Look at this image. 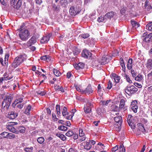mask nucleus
<instances>
[{
    "instance_id": "nucleus-23",
    "label": "nucleus",
    "mask_w": 152,
    "mask_h": 152,
    "mask_svg": "<svg viewBox=\"0 0 152 152\" xmlns=\"http://www.w3.org/2000/svg\"><path fill=\"white\" fill-rule=\"evenodd\" d=\"M60 3L64 7H66L68 4L67 0H60Z\"/></svg>"
},
{
    "instance_id": "nucleus-32",
    "label": "nucleus",
    "mask_w": 152,
    "mask_h": 152,
    "mask_svg": "<svg viewBox=\"0 0 152 152\" xmlns=\"http://www.w3.org/2000/svg\"><path fill=\"white\" fill-rule=\"evenodd\" d=\"M85 112L86 113H90L91 112V109L90 107H84Z\"/></svg>"
},
{
    "instance_id": "nucleus-54",
    "label": "nucleus",
    "mask_w": 152,
    "mask_h": 152,
    "mask_svg": "<svg viewBox=\"0 0 152 152\" xmlns=\"http://www.w3.org/2000/svg\"><path fill=\"white\" fill-rule=\"evenodd\" d=\"M143 41H145L146 42H148L150 41L151 39L150 38L148 37V36L147 35L146 37H145L143 39Z\"/></svg>"
},
{
    "instance_id": "nucleus-31",
    "label": "nucleus",
    "mask_w": 152,
    "mask_h": 152,
    "mask_svg": "<svg viewBox=\"0 0 152 152\" xmlns=\"http://www.w3.org/2000/svg\"><path fill=\"white\" fill-rule=\"evenodd\" d=\"M53 72L54 74L57 77L61 75V73L58 70L55 69H53Z\"/></svg>"
},
{
    "instance_id": "nucleus-48",
    "label": "nucleus",
    "mask_w": 152,
    "mask_h": 152,
    "mask_svg": "<svg viewBox=\"0 0 152 152\" xmlns=\"http://www.w3.org/2000/svg\"><path fill=\"white\" fill-rule=\"evenodd\" d=\"M137 100H134L131 102L130 107L135 106H137Z\"/></svg>"
},
{
    "instance_id": "nucleus-3",
    "label": "nucleus",
    "mask_w": 152,
    "mask_h": 152,
    "mask_svg": "<svg viewBox=\"0 0 152 152\" xmlns=\"http://www.w3.org/2000/svg\"><path fill=\"white\" fill-rule=\"evenodd\" d=\"M19 37L22 41H26L30 37V33L27 29L20 30Z\"/></svg>"
},
{
    "instance_id": "nucleus-58",
    "label": "nucleus",
    "mask_w": 152,
    "mask_h": 152,
    "mask_svg": "<svg viewBox=\"0 0 152 152\" xmlns=\"http://www.w3.org/2000/svg\"><path fill=\"white\" fill-rule=\"evenodd\" d=\"M37 93L38 94L41 95V96H43L46 94V93L44 91H37Z\"/></svg>"
},
{
    "instance_id": "nucleus-24",
    "label": "nucleus",
    "mask_w": 152,
    "mask_h": 152,
    "mask_svg": "<svg viewBox=\"0 0 152 152\" xmlns=\"http://www.w3.org/2000/svg\"><path fill=\"white\" fill-rule=\"evenodd\" d=\"M54 88L56 90H59L62 92H64V90L62 86L60 87L59 85H56L54 86Z\"/></svg>"
},
{
    "instance_id": "nucleus-15",
    "label": "nucleus",
    "mask_w": 152,
    "mask_h": 152,
    "mask_svg": "<svg viewBox=\"0 0 152 152\" xmlns=\"http://www.w3.org/2000/svg\"><path fill=\"white\" fill-rule=\"evenodd\" d=\"M26 130V128L23 126H19L16 129L18 131V134L19 132L21 133H23L25 132Z\"/></svg>"
},
{
    "instance_id": "nucleus-60",
    "label": "nucleus",
    "mask_w": 152,
    "mask_h": 152,
    "mask_svg": "<svg viewBox=\"0 0 152 152\" xmlns=\"http://www.w3.org/2000/svg\"><path fill=\"white\" fill-rule=\"evenodd\" d=\"M73 116V114H71L68 116L66 115V116H64L67 119L71 120Z\"/></svg>"
},
{
    "instance_id": "nucleus-39",
    "label": "nucleus",
    "mask_w": 152,
    "mask_h": 152,
    "mask_svg": "<svg viewBox=\"0 0 152 152\" xmlns=\"http://www.w3.org/2000/svg\"><path fill=\"white\" fill-rule=\"evenodd\" d=\"M131 110L133 111L134 113H136L137 112V110L138 108V106L130 107Z\"/></svg>"
},
{
    "instance_id": "nucleus-33",
    "label": "nucleus",
    "mask_w": 152,
    "mask_h": 152,
    "mask_svg": "<svg viewBox=\"0 0 152 152\" xmlns=\"http://www.w3.org/2000/svg\"><path fill=\"white\" fill-rule=\"evenodd\" d=\"M8 132H2L0 134V139L6 138Z\"/></svg>"
},
{
    "instance_id": "nucleus-36",
    "label": "nucleus",
    "mask_w": 152,
    "mask_h": 152,
    "mask_svg": "<svg viewBox=\"0 0 152 152\" xmlns=\"http://www.w3.org/2000/svg\"><path fill=\"white\" fill-rule=\"evenodd\" d=\"M58 129L62 131H66L67 130L68 128L65 126H58Z\"/></svg>"
},
{
    "instance_id": "nucleus-52",
    "label": "nucleus",
    "mask_w": 152,
    "mask_h": 152,
    "mask_svg": "<svg viewBox=\"0 0 152 152\" xmlns=\"http://www.w3.org/2000/svg\"><path fill=\"white\" fill-rule=\"evenodd\" d=\"M121 59H121V66H122V68H123L125 70V64L124 63V60L122 58H121Z\"/></svg>"
},
{
    "instance_id": "nucleus-26",
    "label": "nucleus",
    "mask_w": 152,
    "mask_h": 152,
    "mask_svg": "<svg viewBox=\"0 0 152 152\" xmlns=\"http://www.w3.org/2000/svg\"><path fill=\"white\" fill-rule=\"evenodd\" d=\"M6 138L10 139L15 138V134L11 133H7V135Z\"/></svg>"
},
{
    "instance_id": "nucleus-21",
    "label": "nucleus",
    "mask_w": 152,
    "mask_h": 152,
    "mask_svg": "<svg viewBox=\"0 0 152 152\" xmlns=\"http://www.w3.org/2000/svg\"><path fill=\"white\" fill-rule=\"evenodd\" d=\"M132 58H130L128 62V64L127 66V68L129 69H130L132 68Z\"/></svg>"
},
{
    "instance_id": "nucleus-7",
    "label": "nucleus",
    "mask_w": 152,
    "mask_h": 152,
    "mask_svg": "<svg viewBox=\"0 0 152 152\" xmlns=\"http://www.w3.org/2000/svg\"><path fill=\"white\" fill-rule=\"evenodd\" d=\"M10 4L14 8L18 9L22 5V1L21 0H11Z\"/></svg>"
},
{
    "instance_id": "nucleus-13",
    "label": "nucleus",
    "mask_w": 152,
    "mask_h": 152,
    "mask_svg": "<svg viewBox=\"0 0 152 152\" xmlns=\"http://www.w3.org/2000/svg\"><path fill=\"white\" fill-rule=\"evenodd\" d=\"M85 64L82 62H80L78 64H76L74 65L75 68L77 70L80 69H83L84 67Z\"/></svg>"
},
{
    "instance_id": "nucleus-34",
    "label": "nucleus",
    "mask_w": 152,
    "mask_h": 152,
    "mask_svg": "<svg viewBox=\"0 0 152 152\" xmlns=\"http://www.w3.org/2000/svg\"><path fill=\"white\" fill-rule=\"evenodd\" d=\"M146 28L147 29L152 31V22L148 24L146 26Z\"/></svg>"
},
{
    "instance_id": "nucleus-10",
    "label": "nucleus",
    "mask_w": 152,
    "mask_h": 152,
    "mask_svg": "<svg viewBox=\"0 0 152 152\" xmlns=\"http://www.w3.org/2000/svg\"><path fill=\"white\" fill-rule=\"evenodd\" d=\"M109 59L106 57H103L101 60H99L98 62L99 64L97 65H104L109 62Z\"/></svg>"
},
{
    "instance_id": "nucleus-57",
    "label": "nucleus",
    "mask_w": 152,
    "mask_h": 152,
    "mask_svg": "<svg viewBox=\"0 0 152 152\" xmlns=\"http://www.w3.org/2000/svg\"><path fill=\"white\" fill-rule=\"evenodd\" d=\"M110 101L109 100H107L106 101H101V102L102 104L104 105H107L108 103L110 102Z\"/></svg>"
},
{
    "instance_id": "nucleus-42",
    "label": "nucleus",
    "mask_w": 152,
    "mask_h": 152,
    "mask_svg": "<svg viewBox=\"0 0 152 152\" xmlns=\"http://www.w3.org/2000/svg\"><path fill=\"white\" fill-rule=\"evenodd\" d=\"M131 72L132 75V77H135L137 75V73L136 71L132 69L131 70Z\"/></svg>"
},
{
    "instance_id": "nucleus-18",
    "label": "nucleus",
    "mask_w": 152,
    "mask_h": 152,
    "mask_svg": "<svg viewBox=\"0 0 152 152\" xmlns=\"http://www.w3.org/2000/svg\"><path fill=\"white\" fill-rule=\"evenodd\" d=\"M114 15V14L112 12H110L107 13L104 16L105 19H111Z\"/></svg>"
},
{
    "instance_id": "nucleus-30",
    "label": "nucleus",
    "mask_w": 152,
    "mask_h": 152,
    "mask_svg": "<svg viewBox=\"0 0 152 152\" xmlns=\"http://www.w3.org/2000/svg\"><path fill=\"white\" fill-rule=\"evenodd\" d=\"M37 141L40 144H43L45 141V139L43 137H40L37 138Z\"/></svg>"
},
{
    "instance_id": "nucleus-40",
    "label": "nucleus",
    "mask_w": 152,
    "mask_h": 152,
    "mask_svg": "<svg viewBox=\"0 0 152 152\" xmlns=\"http://www.w3.org/2000/svg\"><path fill=\"white\" fill-rule=\"evenodd\" d=\"M52 8L53 10L54 11H59L60 10V7L59 6H56V5L53 4L52 5Z\"/></svg>"
},
{
    "instance_id": "nucleus-56",
    "label": "nucleus",
    "mask_w": 152,
    "mask_h": 152,
    "mask_svg": "<svg viewBox=\"0 0 152 152\" xmlns=\"http://www.w3.org/2000/svg\"><path fill=\"white\" fill-rule=\"evenodd\" d=\"M52 116L53 119L54 121H58V118L56 117V115L54 113H53L52 114Z\"/></svg>"
},
{
    "instance_id": "nucleus-28",
    "label": "nucleus",
    "mask_w": 152,
    "mask_h": 152,
    "mask_svg": "<svg viewBox=\"0 0 152 152\" xmlns=\"http://www.w3.org/2000/svg\"><path fill=\"white\" fill-rule=\"evenodd\" d=\"M56 135L63 141H64L66 139L65 136L63 134L57 133L56 134Z\"/></svg>"
},
{
    "instance_id": "nucleus-19",
    "label": "nucleus",
    "mask_w": 152,
    "mask_h": 152,
    "mask_svg": "<svg viewBox=\"0 0 152 152\" xmlns=\"http://www.w3.org/2000/svg\"><path fill=\"white\" fill-rule=\"evenodd\" d=\"M50 40L49 37L47 36L44 37L41 40L40 42L42 43L47 42Z\"/></svg>"
},
{
    "instance_id": "nucleus-64",
    "label": "nucleus",
    "mask_w": 152,
    "mask_h": 152,
    "mask_svg": "<svg viewBox=\"0 0 152 152\" xmlns=\"http://www.w3.org/2000/svg\"><path fill=\"white\" fill-rule=\"evenodd\" d=\"M147 77L149 79L152 81V71L148 75Z\"/></svg>"
},
{
    "instance_id": "nucleus-8",
    "label": "nucleus",
    "mask_w": 152,
    "mask_h": 152,
    "mask_svg": "<svg viewBox=\"0 0 152 152\" xmlns=\"http://www.w3.org/2000/svg\"><path fill=\"white\" fill-rule=\"evenodd\" d=\"M91 56V53L86 49L84 50L82 53V56L85 58H90Z\"/></svg>"
},
{
    "instance_id": "nucleus-20",
    "label": "nucleus",
    "mask_w": 152,
    "mask_h": 152,
    "mask_svg": "<svg viewBox=\"0 0 152 152\" xmlns=\"http://www.w3.org/2000/svg\"><path fill=\"white\" fill-rule=\"evenodd\" d=\"M91 148V145L90 144V141L88 142H86V145L84 146L85 149L87 150H90Z\"/></svg>"
},
{
    "instance_id": "nucleus-47",
    "label": "nucleus",
    "mask_w": 152,
    "mask_h": 152,
    "mask_svg": "<svg viewBox=\"0 0 152 152\" xmlns=\"http://www.w3.org/2000/svg\"><path fill=\"white\" fill-rule=\"evenodd\" d=\"M81 138H79L78 140L76 141L77 142H80L82 141L85 140L86 138V137L85 136H83L81 137Z\"/></svg>"
},
{
    "instance_id": "nucleus-51",
    "label": "nucleus",
    "mask_w": 152,
    "mask_h": 152,
    "mask_svg": "<svg viewBox=\"0 0 152 152\" xmlns=\"http://www.w3.org/2000/svg\"><path fill=\"white\" fill-rule=\"evenodd\" d=\"M79 135L80 137H82L84 136L85 134V133L83 132V130L82 129H80L79 130Z\"/></svg>"
},
{
    "instance_id": "nucleus-12",
    "label": "nucleus",
    "mask_w": 152,
    "mask_h": 152,
    "mask_svg": "<svg viewBox=\"0 0 152 152\" xmlns=\"http://www.w3.org/2000/svg\"><path fill=\"white\" fill-rule=\"evenodd\" d=\"M36 42V40L35 37H32L29 41L27 42V46L28 47H30L32 45L34 44Z\"/></svg>"
},
{
    "instance_id": "nucleus-2",
    "label": "nucleus",
    "mask_w": 152,
    "mask_h": 152,
    "mask_svg": "<svg viewBox=\"0 0 152 152\" xmlns=\"http://www.w3.org/2000/svg\"><path fill=\"white\" fill-rule=\"evenodd\" d=\"M26 58V56L25 54L20 55L16 57L12 64V66L14 68H16L22 64Z\"/></svg>"
},
{
    "instance_id": "nucleus-5",
    "label": "nucleus",
    "mask_w": 152,
    "mask_h": 152,
    "mask_svg": "<svg viewBox=\"0 0 152 152\" xmlns=\"http://www.w3.org/2000/svg\"><path fill=\"white\" fill-rule=\"evenodd\" d=\"M138 90L137 89L133 86H127L125 88V91L129 95H131L136 92Z\"/></svg>"
},
{
    "instance_id": "nucleus-17",
    "label": "nucleus",
    "mask_w": 152,
    "mask_h": 152,
    "mask_svg": "<svg viewBox=\"0 0 152 152\" xmlns=\"http://www.w3.org/2000/svg\"><path fill=\"white\" fill-rule=\"evenodd\" d=\"M146 67L149 69H151L152 68V60L149 59L146 63Z\"/></svg>"
},
{
    "instance_id": "nucleus-11",
    "label": "nucleus",
    "mask_w": 152,
    "mask_h": 152,
    "mask_svg": "<svg viewBox=\"0 0 152 152\" xmlns=\"http://www.w3.org/2000/svg\"><path fill=\"white\" fill-rule=\"evenodd\" d=\"M93 93V90L92 89L91 86L90 85L88 86L83 91V94H86L87 95Z\"/></svg>"
},
{
    "instance_id": "nucleus-25",
    "label": "nucleus",
    "mask_w": 152,
    "mask_h": 152,
    "mask_svg": "<svg viewBox=\"0 0 152 152\" xmlns=\"http://www.w3.org/2000/svg\"><path fill=\"white\" fill-rule=\"evenodd\" d=\"M31 106L30 104H28L25 111V114L27 115H29L30 114V111L31 110Z\"/></svg>"
},
{
    "instance_id": "nucleus-37",
    "label": "nucleus",
    "mask_w": 152,
    "mask_h": 152,
    "mask_svg": "<svg viewBox=\"0 0 152 152\" xmlns=\"http://www.w3.org/2000/svg\"><path fill=\"white\" fill-rule=\"evenodd\" d=\"M118 150L119 152H125V150L124 149V145H121L119 148H118Z\"/></svg>"
},
{
    "instance_id": "nucleus-41",
    "label": "nucleus",
    "mask_w": 152,
    "mask_h": 152,
    "mask_svg": "<svg viewBox=\"0 0 152 152\" xmlns=\"http://www.w3.org/2000/svg\"><path fill=\"white\" fill-rule=\"evenodd\" d=\"M56 109L57 114L59 115L61 114L60 106L57 104L56 106Z\"/></svg>"
},
{
    "instance_id": "nucleus-22",
    "label": "nucleus",
    "mask_w": 152,
    "mask_h": 152,
    "mask_svg": "<svg viewBox=\"0 0 152 152\" xmlns=\"http://www.w3.org/2000/svg\"><path fill=\"white\" fill-rule=\"evenodd\" d=\"M131 23L133 27L135 28H137L140 26L139 24L135 21L131 20Z\"/></svg>"
},
{
    "instance_id": "nucleus-49",
    "label": "nucleus",
    "mask_w": 152,
    "mask_h": 152,
    "mask_svg": "<svg viewBox=\"0 0 152 152\" xmlns=\"http://www.w3.org/2000/svg\"><path fill=\"white\" fill-rule=\"evenodd\" d=\"M124 75L125 76V78H126V81L129 83H132V80L130 79L129 76L126 75Z\"/></svg>"
},
{
    "instance_id": "nucleus-62",
    "label": "nucleus",
    "mask_w": 152,
    "mask_h": 152,
    "mask_svg": "<svg viewBox=\"0 0 152 152\" xmlns=\"http://www.w3.org/2000/svg\"><path fill=\"white\" fill-rule=\"evenodd\" d=\"M41 59L42 60L48 61L49 60V58H48L47 56H45L41 57Z\"/></svg>"
},
{
    "instance_id": "nucleus-1",
    "label": "nucleus",
    "mask_w": 152,
    "mask_h": 152,
    "mask_svg": "<svg viewBox=\"0 0 152 152\" xmlns=\"http://www.w3.org/2000/svg\"><path fill=\"white\" fill-rule=\"evenodd\" d=\"M13 98V96L11 95H7L5 96L2 103V111H4L5 109L4 108H6L7 110L8 109Z\"/></svg>"
},
{
    "instance_id": "nucleus-59",
    "label": "nucleus",
    "mask_w": 152,
    "mask_h": 152,
    "mask_svg": "<svg viewBox=\"0 0 152 152\" xmlns=\"http://www.w3.org/2000/svg\"><path fill=\"white\" fill-rule=\"evenodd\" d=\"M114 80L115 81V82L116 83H117L119 82V80H120V78L118 76H116L115 77H114Z\"/></svg>"
},
{
    "instance_id": "nucleus-14",
    "label": "nucleus",
    "mask_w": 152,
    "mask_h": 152,
    "mask_svg": "<svg viewBox=\"0 0 152 152\" xmlns=\"http://www.w3.org/2000/svg\"><path fill=\"white\" fill-rule=\"evenodd\" d=\"M17 113H15L13 111H11L9 113L8 117L11 119H13L16 118L18 116Z\"/></svg>"
},
{
    "instance_id": "nucleus-27",
    "label": "nucleus",
    "mask_w": 152,
    "mask_h": 152,
    "mask_svg": "<svg viewBox=\"0 0 152 152\" xmlns=\"http://www.w3.org/2000/svg\"><path fill=\"white\" fill-rule=\"evenodd\" d=\"M125 105V100L123 99H122L120 101L119 105V108L120 109L124 108Z\"/></svg>"
},
{
    "instance_id": "nucleus-63",
    "label": "nucleus",
    "mask_w": 152,
    "mask_h": 152,
    "mask_svg": "<svg viewBox=\"0 0 152 152\" xmlns=\"http://www.w3.org/2000/svg\"><path fill=\"white\" fill-rule=\"evenodd\" d=\"M118 150V146L117 145L112 148V152H115Z\"/></svg>"
},
{
    "instance_id": "nucleus-46",
    "label": "nucleus",
    "mask_w": 152,
    "mask_h": 152,
    "mask_svg": "<svg viewBox=\"0 0 152 152\" xmlns=\"http://www.w3.org/2000/svg\"><path fill=\"white\" fill-rule=\"evenodd\" d=\"M4 80H8L11 79L13 78V76L12 75H10L6 77H3Z\"/></svg>"
},
{
    "instance_id": "nucleus-43",
    "label": "nucleus",
    "mask_w": 152,
    "mask_h": 152,
    "mask_svg": "<svg viewBox=\"0 0 152 152\" xmlns=\"http://www.w3.org/2000/svg\"><path fill=\"white\" fill-rule=\"evenodd\" d=\"M33 149V147H31L30 148H26L24 149V151L26 152H31Z\"/></svg>"
},
{
    "instance_id": "nucleus-9",
    "label": "nucleus",
    "mask_w": 152,
    "mask_h": 152,
    "mask_svg": "<svg viewBox=\"0 0 152 152\" xmlns=\"http://www.w3.org/2000/svg\"><path fill=\"white\" fill-rule=\"evenodd\" d=\"M114 120L116 123L115 124H117V125L118 127H119L121 125L122 122V118L121 116H118L115 117Z\"/></svg>"
},
{
    "instance_id": "nucleus-35",
    "label": "nucleus",
    "mask_w": 152,
    "mask_h": 152,
    "mask_svg": "<svg viewBox=\"0 0 152 152\" xmlns=\"http://www.w3.org/2000/svg\"><path fill=\"white\" fill-rule=\"evenodd\" d=\"M62 114L63 116H65L68 115V113L67 112V110L66 107H64L63 108V110L62 111Z\"/></svg>"
},
{
    "instance_id": "nucleus-45",
    "label": "nucleus",
    "mask_w": 152,
    "mask_h": 152,
    "mask_svg": "<svg viewBox=\"0 0 152 152\" xmlns=\"http://www.w3.org/2000/svg\"><path fill=\"white\" fill-rule=\"evenodd\" d=\"M74 133L71 131H68L65 134L66 136L70 137L73 135Z\"/></svg>"
},
{
    "instance_id": "nucleus-29",
    "label": "nucleus",
    "mask_w": 152,
    "mask_h": 152,
    "mask_svg": "<svg viewBox=\"0 0 152 152\" xmlns=\"http://www.w3.org/2000/svg\"><path fill=\"white\" fill-rule=\"evenodd\" d=\"M144 7L145 9L148 10L151 9L152 8L151 7L149 1H148V2H145Z\"/></svg>"
},
{
    "instance_id": "nucleus-38",
    "label": "nucleus",
    "mask_w": 152,
    "mask_h": 152,
    "mask_svg": "<svg viewBox=\"0 0 152 152\" xmlns=\"http://www.w3.org/2000/svg\"><path fill=\"white\" fill-rule=\"evenodd\" d=\"M135 80H136L139 81H141L142 79V76L140 74H138L137 76H136L135 77Z\"/></svg>"
},
{
    "instance_id": "nucleus-16",
    "label": "nucleus",
    "mask_w": 152,
    "mask_h": 152,
    "mask_svg": "<svg viewBox=\"0 0 152 152\" xmlns=\"http://www.w3.org/2000/svg\"><path fill=\"white\" fill-rule=\"evenodd\" d=\"M23 101V98H20L18 99H16L14 102L12 104V106L13 107H15L16 105L19 103H21Z\"/></svg>"
},
{
    "instance_id": "nucleus-53",
    "label": "nucleus",
    "mask_w": 152,
    "mask_h": 152,
    "mask_svg": "<svg viewBox=\"0 0 152 152\" xmlns=\"http://www.w3.org/2000/svg\"><path fill=\"white\" fill-rule=\"evenodd\" d=\"M80 36H81V37H82L83 38L85 39L88 37L89 36V35L88 34L86 33L82 34L80 35Z\"/></svg>"
},
{
    "instance_id": "nucleus-55",
    "label": "nucleus",
    "mask_w": 152,
    "mask_h": 152,
    "mask_svg": "<svg viewBox=\"0 0 152 152\" xmlns=\"http://www.w3.org/2000/svg\"><path fill=\"white\" fill-rule=\"evenodd\" d=\"M112 83L109 80L108 84V86L107 87V88L108 89H110L112 88Z\"/></svg>"
},
{
    "instance_id": "nucleus-44",
    "label": "nucleus",
    "mask_w": 152,
    "mask_h": 152,
    "mask_svg": "<svg viewBox=\"0 0 152 152\" xmlns=\"http://www.w3.org/2000/svg\"><path fill=\"white\" fill-rule=\"evenodd\" d=\"M127 123L128 124L129 126H131L132 129H134L135 128V126L134 125L133 122H132V121H130V122L129 121L128 122H127Z\"/></svg>"
},
{
    "instance_id": "nucleus-61",
    "label": "nucleus",
    "mask_w": 152,
    "mask_h": 152,
    "mask_svg": "<svg viewBox=\"0 0 152 152\" xmlns=\"http://www.w3.org/2000/svg\"><path fill=\"white\" fill-rule=\"evenodd\" d=\"M76 88L78 92H80L81 93L83 94L84 90L80 89L78 86H76Z\"/></svg>"
},
{
    "instance_id": "nucleus-50",
    "label": "nucleus",
    "mask_w": 152,
    "mask_h": 152,
    "mask_svg": "<svg viewBox=\"0 0 152 152\" xmlns=\"http://www.w3.org/2000/svg\"><path fill=\"white\" fill-rule=\"evenodd\" d=\"M105 19L104 18V17H103L102 16H100L98 18L97 21L99 22H102Z\"/></svg>"
},
{
    "instance_id": "nucleus-6",
    "label": "nucleus",
    "mask_w": 152,
    "mask_h": 152,
    "mask_svg": "<svg viewBox=\"0 0 152 152\" xmlns=\"http://www.w3.org/2000/svg\"><path fill=\"white\" fill-rule=\"evenodd\" d=\"M18 123L17 122H9L7 123V128L12 133L18 134V131L13 126L16 125Z\"/></svg>"
},
{
    "instance_id": "nucleus-4",
    "label": "nucleus",
    "mask_w": 152,
    "mask_h": 152,
    "mask_svg": "<svg viewBox=\"0 0 152 152\" xmlns=\"http://www.w3.org/2000/svg\"><path fill=\"white\" fill-rule=\"evenodd\" d=\"M81 11L80 5H77L70 7L69 10V12L71 15L74 16L79 14Z\"/></svg>"
}]
</instances>
